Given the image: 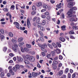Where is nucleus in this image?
<instances>
[{
    "mask_svg": "<svg viewBox=\"0 0 78 78\" xmlns=\"http://www.w3.org/2000/svg\"><path fill=\"white\" fill-rule=\"evenodd\" d=\"M76 14V12L73 11H70L67 12V13L68 15V17H72L69 19V21L70 22H76L77 21V18H75L76 17V15H72L73 14Z\"/></svg>",
    "mask_w": 78,
    "mask_h": 78,
    "instance_id": "obj_1",
    "label": "nucleus"
},
{
    "mask_svg": "<svg viewBox=\"0 0 78 78\" xmlns=\"http://www.w3.org/2000/svg\"><path fill=\"white\" fill-rule=\"evenodd\" d=\"M26 59L28 61H30V62H33L35 60L34 57L33 56H30V55H26Z\"/></svg>",
    "mask_w": 78,
    "mask_h": 78,
    "instance_id": "obj_2",
    "label": "nucleus"
},
{
    "mask_svg": "<svg viewBox=\"0 0 78 78\" xmlns=\"http://www.w3.org/2000/svg\"><path fill=\"white\" fill-rule=\"evenodd\" d=\"M18 47V44H15L12 46V49L14 51L17 52V48Z\"/></svg>",
    "mask_w": 78,
    "mask_h": 78,
    "instance_id": "obj_3",
    "label": "nucleus"
},
{
    "mask_svg": "<svg viewBox=\"0 0 78 78\" xmlns=\"http://www.w3.org/2000/svg\"><path fill=\"white\" fill-rule=\"evenodd\" d=\"M32 74L33 76L35 77L36 76H37L38 75H41V72H39V73H34V72H33L32 73Z\"/></svg>",
    "mask_w": 78,
    "mask_h": 78,
    "instance_id": "obj_4",
    "label": "nucleus"
},
{
    "mask_svg": "<svg viewBox=\"0 0 78 78\" xmlns=\"http://www.w3.org/2000/svg\"><path fill=\"white\" fill-rule=\"evenodd\" d=\"M13 24L15 25V26L18 29H20V25L19 23L17 22H14Z\"/></svg>",
    "mask_w": 78,
    "mask_h": 78,
    "instance_id": "obj_5",
    "label": "nucleus"
},
{
    "mask_svg": "<svg viewBox=\"0 0 78 78\" xmlns=\"http://www.w3.org/2000/svg\"><path fill=\"white\" fill-rule=\"evenodd\" d=\"M73 6V2H69L68 4V7L69 8H72Z\"/></svg>",
    "mask_w": 78,
    "mask_h": 78,
    "instance_id": "obj_6",
    "label": "nucleus"
},
{
    "mask_svg": "<svg viewBox=\"0 0 78 78\" xmlns=\"http://www.w3.org/2000/svg\"><path fill=\"white\" fill-rule=\"evenodd\" d=\"M27 25L28 28H30V27L31 26V23L29 19H28L27 20Z\"/></svg>",
    "mask_w": 78,
    "mask_h": 78,
    "instance_id": "obj_7",
    "label": "nucleus"
},
{
    "mask_svg": "<svg viewBox=\"0 0 78 78\" xmlns=\"http://www.w3.org/2000/svg\"><path fill=\"white\" fill-rule=\"evenodd\" d=\"M63 74V70H60L58 73L59 76H61Z\"/></svg>",
    "mask_w": 78,
    "mask_h": 78,
    "instance_id": "obj_8",
    "label": "nucleus"
},
{
    "mask_svg": "<svg viewBox=\"0 0 78 78\" xmlns=\"http://www.w3.org/2000/svg\"><path fill=\"white\" fill-rule=\"evenodd\" d=\"M0 37H1V41H3V40H4L5 39V36H4L3 35H2V34H1L0 33Z\"/></svg>",
    "mask_w": 78,
    "mask_h": 78,
    "instance_id": "obj_9",
    "label": "nucleus"
},
{
    "mask_svg": "<svg viewBox=\"0 0 78 78\" xmlns=\"http://www.w3.org/2000/svg\"><path fill=\"white\" fill-rule=\"evenodd\" d=\"M76 10H77V8L75 7H73L71 9H70V11H76Z\"/></svg>",
    "mask_w": 78,
    "mask_h": 78,
    "instance_id": "obj_10",
    "label": "nucleus"
},
{
    "mask_svg": "<svg viewBox=\"0 0 78 78\" xmlns=\"http://www.w3.org/2000/svg\"><path fill=\"white\" fill-rule=\"evenodd\" d=\"M60 40L62 42H65V41H66V39L62 37H61L60 38Z\"/></svg>",
    "mask_w": 78,
    "mask_h": 78,
    "instance_id": "obj_11",
    "label": "nucleus"
},
{
    "mask_svg": "<svg viewBox=\"0 0 78 78\" xmlns=\"http://www.w3.org/2000/svg\"><path fill=\"white\" fill-rule=\"evenodd\" d=\"M66 26L65 25H64L61 27V28L63 31H65L66 30Z\"/></svg>",
    "mask_w": 78,
    "mask_h": 78,
    "instance_id": "obj_12",
    "label": "nucleus"
},
{
    "mask_svg": "<svg viewBox=\"0 0 78 78\" xmlns=\"http://www.w3.org/2000/svg\"><path fill=\"white\" fill-rule=\"evenodd\" d=\"M42 3L41 2H39L36 5L37 6L40 7V6H42Z\"/></svg>",
    "mask_w": 78,
    "mask_h": 78,
    "instance_id": "obj_13",
    "label": "nucleus"
},
{
    "mask_svg": "<svg viewBox=\"0 0 78 78\" xmlns=\"http://www.w3.org/2000/svg\"><path fill=\"white\" fill-rule=\"evenodd\" d=\"M50 56H51V53H50V52H48L47 54L46 57H47L48 58H50Z\"/></svg>",
    "mask_w": 78,
    "mask_h": 78,
    "instance_id": "obj_14",
    "label": "nucleus"
},
{
    "mask_svg": "<svg viewBox=\"0 0 78 78\" xmlns=\"http://www.w3.org/2000/svg\"><path fill=\"white\" fill-rule=\"evenodd\" d=\"M54 51H56L57 53H61V51H60V50L59 49L57 48L56 50H54Z\"/></svg>",
    "mask_w": 78,
    "mask_h": 78,
    "instance_id": "obj_15",
    "label": "nucleus"
},
{
    "mask_svg": "<svg viewBox=\"0 0 78 78\" xmlns=\"http://www.w3.org/2000/svg\"><path fill=\"white\" fill-rule=\"evenodd\" d=\"M18 61H19V62H23V59L22 58L20 57Z\"/></svg>",
    "mask_w": 78,
    "mask_h": 78,
    "instance_id": "obj_16",
    "label": "nucleus"
},
{
    "mask_svg": "<svg viewBox=\"0 0 78 78\" xmlns=\"http://www.w3.org/2000/svg\"><path fill=\"white\" fill-rule=\"evenodd\" d=\"M23 38H22V37H20V38H19V39H18V42H22V41H23Z\"/></svg>",
    "mask_w": 78,
    "mask_h": 78,
    "instance_id": "obj_17",
    "label": "nucleus"
},
{
    "mask_svg": "<svg viewBox=\"0 0 78 78\" xmlns=\"http://www.w3.org/2000/svg\"><path fill=\"white\" fill-rule=\"evenodd\" d=\"M43 47V48H47V44H43L42 47Z\"/></svg>",
    "mask_w": 78,
    "mask_h": 78,
    "instance_id": "obj_18",
    "label": "nucleus"
},
{
    "mask_svg": "<svg viewBox=\"0 0 78 78\" xmlns=\"http://www.w3.org/2000/svg\"><path fill=\"white\" fill-rule=\"evenodd\" d=\"M9 35L10 37H13V33L12 32H10L9 33Z\"/></svg>",
    "mask_w": 78,
    "mask_h": 78,
    "instance_id": "obj_19",
    "label": "nucleus"
},
{
    "mask_svg": "<svg viewBox=\"0 0 78 78\" xmlns=\"http://www.w3.org/2000/svg\"><path fill=\"white\" fill-rule=\"evenodd\" d=\"M56 44L57 45H58V47H61V44H60L59 42H56Z\"/></svg>",
    "mask_w": 78,
    "mask_h": 78,
    "instance_id": "obj_20",
    "label": "nucleus"
},
{
    "mask_svg": "<svg viewBox=\"0 0 78 78\" xmlns=\"http://www.w3.org/2000/svg\"><path fill=\"white\" fill-rule=\"evenodd\" d=\"M40 28L41 31H45V28H44V27L41 26Z\"/></svg>",
    "mask_w": 78,
    "mask_h": 78,
    "instance_id": "obj_21",
    "label": "nucleus"
},
{
    "mask_svg": "<svg viewBox=\"0 0 78 78\" xmlns=\"http://www.w3.org/2000/svg\"><path fill=\"white\" fill-rule=\"evenodd\" d=\"M52 67L55 70H56V68H57V66L55 65H54V64H52Z\"/></svg>",
    "mask_w": 78,
    "mask_h": 78,
    "instance_id": "obj_22",
    "label": "nucleus"
},
{
    "mask_svg": "<svg viewBox=\"0 0 78 78\" xmlns=\"http://www.w3.org/2000/svg\"><path fill=\"white\" fill-rule=\"evenodd\" d=\"M24 62L26 64H30V62L27 60H25L24 61Z\"/></svg>",
    "mask_w": 78,
    "mask_h": 78,
    "instance_id": "obj_23",
    "label": "nucleus"
},
{
    "mask_svg": "<svg viewBox=\"0 0 78 78\" xmlns=\"http://www.w3.org/2000/svg\"><path fill=\"white\" fill-rule=\"evenodd\" d=\"M24 44V43H20L19 44V47H22V46Z\"/></svg>",
    "mask_w": 78,
    "mask_h": 78,
    "instance_id": "obj_24",
    "label": "nucleus"
},
{
    "mask_svg": "<svg viewBox=\"0 0 78 78\" xmlns=\"http://www.w3.org/2000/svg\"><path fill=\"white\" fill-rule=\"evenodd\" d=\"M7 49L8 48H7V47H4L3 48V51H4V52H5V51H6Z\"/></svg>",
    "mask_w": 78,
    "mask_h": 78,
    "instance_id": "obj_25",
    "label": "nucleus"
},
{
    "mask_svg": "<svg viewBox=\"0 0 78 78\" xmlns=\"http://www.w3.org/2000/svg\"><path fill=\"white\" fill-rule=\"evenodd\" d=\"M11 41L13 43H14V44H15V43H16V42H17V41H16V40H14V39H12L11 40Z\"/></svg>",
    "mask_w": 78,
    "mask_h": 78,
    "instance_id": "obj_26",
    "label": "nucleus"
},
{
    "mask_svg": "<svg viewBox=\"0 0 78 78\" xmlns=\"http://www.w3.org/2000/svg\"><path fill=\"white\" fill-rule=\"evenodd\" d=\"M9 9L8 8H5L3 9V11L5 12H8L9 11Z\"/></svg>",
    "mask_w": 78,
    "mask_h": 78,
    "instance_id": "obj_27",
    "label": "nucleus"
},
{
    "mask_svg": "<svg viewBox=\"0 0 78 78\" xmlns=\"http://www.w3.org/2000/svg\"><path fill=\"white\" fill-rule=\"evenodd\" d=\"M43 7L44 8H45V9H47L48 8V6L45 4L44 5Z\"/></svg>",
    "mask_w": 78,
    "mask_h": 78,
    "instance_id": "obj_28",
    "label": "nucleus"
},
{
    "mask_svg": "<svg viewBox=\"0 0 78 78\" xmlns=\"http://www.w3.org/2000/svg\"><path fill=\"white\" fill-rule=\"evenodd\" d=\"M41 50H42L43 51H44V52H47V50L44 49V48L41 47Z\"/></svg>",
    "mask_w": 78,
    "mask_h": 78,
    "instance_id": "obj_29",
    "label": "nucleus"
},
{
    "mask_svg": "<svg viewBox=\"0 0 78 78\" xmlns=\"http://www.w3.org/2000/svg\"><path fill=\"white\" fill-rule=\"evenodd\" d=\"M0 31L1 32L2 34H4V30L3 29H0Z\"/></svg>",
    "mask_w": 78,
    "mask_h": 78,
    "instance_id": "obj_30",
    "label": "nucleus"
},
{
    "mask_svg": "<svg viewBox=\"0 0 78 78\" xmlns=\"http://www.w3.org/2000/svg\"><path fill=\"white\" fill-rule=\"evenodd\" d=\"M69 34H73L74 32L73 30H71L69 33Z\"/></svg>",
    "mask_w": 78,
    "mask_h": 78,
    "instance_id": "obj_31",
    "label": "nucleus"
},
{
    "mask_svg": "<svg viewBox=\"0 0 78 78\" xmlns=\"http://www.w3.org/2000/svg\"><path fill=\"white\" fill-rule=\"evenodd\" d=\"M40 21L39 20V18H38L37 19L36 22L37 23H38Z\"/></svg>",
    "mask_w": 78,
    "mask_h": 78,
    "instance_id": "obj_32",
    "label": "nucleus"
},
{
    "mask_svg": "<svg viewBox=\"0 0 78 78\" xmlns=\"http://www.w3.org/2000/svg\"><path fill=\"white\" fill-rule=\"evenodd\" d=\"M5 74L3 73H2L1 74V76L2 78H3Z\"/></svg>",
    "mask_w": 78,
    "mask_h": 78,
    "instance_id": "obj_33",
    "label": "nucleus"
},
{
    "mask_svg": "<svg viewBox=\"0 0 78 78\" xmlns=\"http://www.w3.org/2000/svg\"><path fill=\"white\" fill-rule=\"evenodd\" d=\"M15 8V6L14 5H12L10 7L11 9L14 10Z\"/></svg>",
    "mask_w": 78,
    "mask_h": 78,
    "instance_id": "obj_34",
    "label": "nucleus"
},
{
    "mask_svg": "<svg viewBox=\"0 0 78 78\" xmlns=\"http://www.w3.org/2000/svg\"><path fill=\"white\" fill-rule=\"evenodd\" d=\"M24 51H26V52H27V51H29L28 48H24Z\"/></svg>",
    "mask_w": 78,
    "mask_h": 78,
    "instance_id": "obj_35",
    "label": "nucleus"
},
{
    "mask_svg": "<svg viewBox=\"0 0 78 78\" xmlns=\"http://www.w3.org/2000/svg\"><path fill=\"white\" fill-rule=\"evenodd\" d=\"M9 55L11 57H13V56H15V55L14 54L12 53H11L9 54Z\"/></svg>",
    "mask_w": 78,
    "mask_h": 78,
    "instance_id": "obj_36",
    "label": "nucleus"
},
{
    "mask_svg": "<svg viewBox=\"0 0 78 78\" xmlns=\"http://www.w3.org/2000/svg\"><path fill=\"white\" fill-rule=\"evenodd\" d=\"M16 67L17 69H19L20 68V66L19 65H16Z\"/></svg>",
    "mask_w": 78,
    "mask_h": 78,
    "instance_id": "obj_37",
    "label": "nucleus"
},
{
    "mask_svg": "<svg viewBox=\"0 0 78 78\" xmlns=\"http://www.w3.org/2000/svg\"><path fill=\"white\" fill-rule=\"evenodd\" d=\"M55 52L54 51H52L51 52V54L52 56H54L55 55Z\"/></svg>",
    "mask_w": 78,
    "mask_h": 78,
    "instance_id": "obj_38",
    "label": "nucleus"
},
{
    "mask_svg": "<svg viewBox=\"0 0 78 78\" xmlns=\"http://www.w3.org/2000/svg\"><path fill=\"white\" fill-rule=\"evenodd\" d=\"M42 25H45V20H43L42 22Z\"/></svg>",
    "mask_w": 78,
    "mask_h": 78,
    "instance_id": "obj_39",
    "label": "nucleus"
},
{
    "mask_svg": "<svg viewBox=\"0 0 78 78\" xmlns=\"http://www.w3.org/2000/svg\"><path fill=\"white\" fill-rule=\"evenodd\" d=\"M26 46L27 47V48H31V45L28 44H27L26 45Z\"/></svg>",
    "mask_w": 78,
    "mask_h": 78,
    "instance_id": "obj_40",
    "label": "nucleus"
},
{
    "mask_svg": "<svg viewBox=\"0 0 78 78\" xmlns=\"http://www.w3.org/2000/svg\"><path fill=\"white\" fill-rule=\"evenodd\" d=\"M41 23H38L37 24V27L38 28H41Z\"/></svg>",
    "mask_w": 78,
    "mask_h": 78,
    "instance_id": "obj_41",
    "label": "nucleus"
},
{
    "mask_svg": "<svg viewBox=\"0 0 78 78\" xmlns=\"http://www.w3.org/2000/svg\"><path fill=\"white\" fill-rule=\"evenodd\" d=\"M44 15L45 16H48L49 15V13L48 12H46L44 13Z\"/></svg>",
    "mask_w": 78,
    "mask_h": 78,
    "instance_id": "obj_42",
    "label": "nucleus"
},
{
    "mask_svg": "<svg viewBox=\"0 0 78 78\" xmlns=\"http://www.w3.org/2000/svg\"><path fill=\"white\" fill-rule=\"evenodd\" d=\"M59 59L62 60V59H63V57H62V55H59Z\"/></svg>",
    "mask_w": 78,
    "mask_h": 78,
    "instance_id": "obj_43",
    "label": "nucleus"
},
{
    "mask_svg": "<svg viewBox=\"0 0 78 78\" xmlns=\"http://www.w3.org/2000/svg\"><path fill=\"white\" fill-rule=\"evenodd\" d=\"M12 70H13L14 72H17V69H16V68L15 67L12 68Z\"/></svg>",
    "mask_w": 78,
    "mask_h": 78,
    "instance_id": "obj_44",
    "label": "nucleus"
},
{
    "mask_svg": "<svg viewBox=\"0 0 78 78\" xmlns=\"http://www.w3.org/2000/svg\"><path fill=\"white\" fill-rule=\"evenodd\" d=\"M32 9L33 11H34V10H36V7H35V6L33 5L32 6Z\"/></svg>",
    "mask_w": 78,
    "mask_h": 78,
    "instance_id": "obj_45",
    "label": "nucleus"
},
{
    "mask_svg": "<svg viewBox=\"0 0 78 78\" xmlns=\"http://www.w3.org/2000/svg\"><path fill=\"white\" fill-rule=\"evenodd\" d=\"M48 45L50 48H53V47H52V46H51V45L50 44H48Z\"/></svg>",
    "mask_w": 78,
    "mask_h": 78,
    "instance_id": "obj_46",
    "label": "nucleus"
},
{
    "mask_svg": "<svg viewBox=\"0 0 78 78\" xmlns=\"http://www.w3.org/2000/svg\"><path fill=\"white\" fill-rule=\"evenodd\" d=\"M53 64H58V62L57 61H53Z\"/></svg>",
    "mask_w": 78,
    "mask_h": 78,
    "instance_id": "obj_47",
    "label": "nucleus"
},
{
    "mask_svg": "<svg viewBox=\"0 0 78 78\" xmlns=\"http://www.w3.org/2000/svg\"><path fill=\"white\" fill-rule=\"evenodd\" d=\"M69 37L70 39H75V38L73 37V36L72 35H70L69 36Z\"/></svg>",
    "mask_w": 78,
    "mask_h": 78,
    "instance_id": "obj_48",
    "label": "nucleus"
},
{
    "mask_svg": "<svg viewBox=\"0 0 78 78\" xmlns=\"http://www.w3.org/2000/svg\"><path fill=\"white\" fill-rule=\"evenodd\" d=\"M36 13V12H35V11L32 12H31V14L33 16H34V15H35V14Z\"/></svg>",
    "mask_w": 78,
    "mask_h": 78,
    "instance_id": "obj_49",
    "label": "nucleus"
},
{
    "mask_svg": "<svg viewBox=\"0 0 78 78\" xmlns=\"http://www.w3.org/2000/svg\"><path fill=\"white\" fill-rule=\"evenodd\" d=\"M69 72V68H67L65 70V73H68Z\"/></svg>",
    "mask_w": 78,
    "mask_h": 78,
    "instance_id": "obj_50",
    "label": "nucleus"
},
{
    "mask_svg": "<svg viewBox=\"0 0 78 78\" xmlns=\"http://www.w3.org/2000/svg\"><path fill=\"white\" fill-rule=\"evenodd\" d=\"M41 54L43 56H45V53L44 52H42L41 53Z\"/></svg>",
    "mask_w": 78,
    "mask_h": 78,
    "instance_id": "obj_51",
    "label": "nucleus"
},
{
    "mask_svg": "<svg viewBox=\"0 0 78 78\" xmlns=\"http://www.w3.org/2000/svg\"><path fill=\"white\" fill-rule=\"evenodd\" d=\"M20 5L19 4H17L16 5V9L17 10L19 9L18 8V7Z\"/></svg>",
    "mask_w": 78,
    "mask_h": 78,
    "instance_id": "obj_52",
    "label": "nucleus"
},
{
    "mask_svg": "<svg viewBox=\"0 0 78 78\" xmlns=\"http://www.w3.org/2000/svg\"><path fill=\"white\" fill-rule=\"evenodd\" d=\"M21 50L22 52L23 53L24 52V49H23V48L21 47Z\"/></svg>",
    "mask_w": 78,
    "mask_h": 78,
    "instance_id": "obj_53",
    "label": "nucleus"
},
{
    "mask_svg": "<svg viewBox=\"0 0 78 78\" xmlns=\"http://www.w3.org/2000/svg\"><path fill=\"white\" fill-rule=\"evenodd\" d=\"M46 11H47V9H42L41 10V12H43Z\"/></svg>",
    "mask_w": 78,
    "mask_h": 78,
    "instance_id": "obj_54",
    "label": "nucleus"
},
{
    "mask_svg": "<svg viewBox=\"0 0 78 78\" xmlns=\"http://www.w3.org/2000/svg\"><path fill=\"white\" fill-rule=\"evenodd\" d=\"M57 7L58 8H61V5H57Z\"/></svg>",
    "mask_w": 78,
    "mask_h": 78,
    "instance_id": "obj_55",
    "label": "nucleus"
},
{
    "mask_svg": "<svg viewBox=\"0 0 78 78\" xmlns=\"http://www.w3.org/2000/svg\"><path fill=\"white\" fill-rule=\"evenodd\" d=\"M13 63V61L12 60H10L8 62V63L9 64H11V63Z\"/></svg>",
    "mask_w": 78,
    "mask_h": 78,
    "instance_id": "obj_56",
    "label": "nucleus"
},
{
    "mask_svg": "<svg viewBox=\"0 0 78 78\" xmlns=\"http://www.w3.org/2000/svg\"><path fill=\"white\" fill-rule=\"evenodd\" d=\"M58 59V56H57L56 57L54 58L53 59L54 61H55V60H57V59Z\"/></svg>",
    "mask_w": 78,
    "mask_h": 78,
    "instance_id": "obj_57",
    "label": "nucleus"
},
{
    "mask_svg": "<svg viewBox=\"0 0 78 78\" xmlns=\"http://www.w3.org/2000/svg\"><path fill=\"white\" fill-rule=\"evenodd\" d=\"M68 78H71V75L70 73H68Z\"/></svg>",
    "mask_w": 78,
    "mask_h": 78,
    "instance_id": "obj_58",
    "label": "nucleus"
},
{
    "mask_svg": "<svg viewBox=\"0 0 78 78\" xmlns=\"http://www.w3.org/2000/svg\"><path fill=\"white\" fill-rule=\"evenodd\" d=\"M22 9H25V5H23L22 7H20Z\"/></svg>",
    "mask_w": 78,
    "mask_h": 78,
    "instance_id": "obj_59",
    "label": "nucleus"
},
{
    "mask_svg": "<svg viewBox=\"0 0 78 78\" xmlns=\"http://www.w3.org/2000/svg\"><path fill=\"white\" fill-rule=\"evenodd\" d=\"M63 11V9H61V10H59L58 11V12L60 13V14Z\"/></svg>",
    "mask_w": 78,
    "mask_h": 78,
    "instance_id": "obj_60",
    "label": "nucleus"
},
{
    "mask_svg": "<svg viewBox=\"0 0 78 78\" xmlns=\"http://www.w3.org/2000/svg\"><path fill=\"white\" fill-rule=\"evenodd\" d=\"M66 78V75H63L61 77V78Z\"/></svg>",
    "mask_w": 78,
    "mask_h": 78,
    "instance_id": "obj_61",
    "label": "nucleus"
},
{
    "mask_svg": "<svg viewBox=\"0 0 78 78\" xmlns=\"http://www.w3.org/2000/svg\"><path fill=\"white\" fill-rule=\"evenodd\" d=\"M62 64L61 63H60L58 65L59 67H62Z\"/></svg>",
    "mask_w": 78,
    "mask_h": 78,
    "instance_id": "obj_62",
    "label": "nucleus"
},
{
    "mask_svg": "<svg viewBox=\"0 0 78 78\" xmlns=\"http://www.w3.org/2000/svg\"><path fill=\"white\" fill-rule=\"evenodd\" d=\"M75 76H76V75H75V74H73L72 76V78H75Z\"/></svg>",
    "mask_w": 78,
    "mask_h": 78,
    "instance_id": "obj_63",
    "label": "nucleus"
},
{
    "mask_svg": "<svg viewBox=\"0 0 78 78\" xmlns=\"http://www.w3.org/2000/svg\"><path fill=\"white\" fill-rule=\"evenodd\" d=\"M39 33H40V34H41V36H44V35L42 34V32L41 31H39Z\"/></svg>",
    "mask_w": 78,
    "mask_h": 78,
    "instance_id": "obj_64",
    "label": "nucleus"
}]
</instances>
